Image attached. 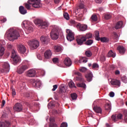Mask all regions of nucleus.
<instances>
[{"label": "nucleus", "instance_id": "53", "mask_svg": "<svg viewBox=\"0 0 127 127\" xmlns=\"http://www.w3.org/2000/svg\"><path fill=\"white\" fill-rule=\"evenodd\" d=\"M122 81L124 82V83H127V77H122Z\"/></svg>", "mask_w": 127, "mask_h": 127}, {"label": "nucleus", "instance_id": "6", "mask_svg": "<svg viewBox=\"0 0 127 127\" xmlns=\"http://www.w3.org/2000/svg\"><path fill=\"white\" fill-rule=\"evenodd\" d=\"M11 58L13 60V64L15 65L16 64L20 63V62H21V59L20 57L18 55H17L15 50H12L11 52Z\"/></svg>", "mask_w": 127, "mask_h": 127}, {"label": "nucleus", "instance_id": "60", "mask_svg": "<svg viewBox=\"0 0 127 127\" xmlns=\"http://www.w3.org/2000/svg\"><path fill=\"white\" fill-rule=\"evenodd\" d=\"M12 96H14L16 95V92H15V89H12Z\"/></svg>", "mask_w": 127, "mask_h": 127}, {"label": "nucleus", "instance_id": "16", "mask_svg": "<svg viewBox=\"0 0 127 127\" xmlns=\"http://www.w3.org/2000/svg\"><path fill=\"white\" fill-rule=\"evenodd\" d=\"M77 27L79 28L80 31H85L87 29L88 26L85 24H81L78 23L77 24Z\"/></svg>", "mask_w": 127, "mask_h": 127}, {"label": "nucleus", "instance_id": "38", "mask_svg": "<svg viewBox=\"0 0 127 127\" xmlns=\"http://www.w3.org/2000/svg\"><path fill=\"white\" fill-rule=\"evenodd\" d=\"M59 94H60V96L62 97L64 95V92L63 88H60V90H59Z\"/></svg>", "mask_w": 127, "mask_h": 127}, {"label": "nucleus", "instance_id": "43", "mask_svg": "<svg viewBox=\"0 0 127 127\" xmlns=\"http://www.w3.org/2000/svg\"><path fill=\"white\" fill-rule=\"evenodd\" d=\"M84 37L85 38H86V40H87V39H90V38H91L92 37V34L89 33L86 34Z\"/></svg>", "mask_w": 127, "mask_h": 127}, {"label": "nucleus", "instance_id": "19", "mask_svg": "<svg viewBox=\"0 0 127 127\" xmlns=\"http://www.w3.org/2000/svg\"><path fill=\"white\" fill-rule=\"evenodd\" d=\"M13 109L16 111L21 112L23 109L22 105L20 104V103H16L13 107Z\"/></svg>", "mask_w": 127, "mask_h": 127}, {"label": "nucleus", "instance_id": "62", "mask_svg": "<svg viewBox=\"0 0 127 127\" xmlns=\"http://www.w3.org/2000/svg\"><path fill=\"white\" fill-rule=\"evenodd\" d=\"M54 2L55 3H56V4H58V3H60V0H54Z\"/></svg>", "mask_w": 127, "mask_h": 127}, {"label": "nucleus", "instance_id": "54", "mask_svg": "<svg viewBox=\"0 0 127 127\" xmlns=\"http://www.w3.org/2000/svg\"><path fill=\"white\" fill-rule=\"evenodd\" d=\"M53 89H52V90H53V91H55L58 88V85L57 84L56 85H54V86H53Z\"/></svg>", "mask_w": 127, "mask_h": 127}, {"label": "nucleus", "instance_id": "26", "mask_svg": "<svg viewBox=\"0 0 127 127\" xmlns=\"http://www.w3.org/2000/svg\"><path fill=\"white\" fill-rule=\"evenodd\" d=\"M55 49V53H61L62 51V48L60 46H55L54 47Z\"/></svg>", "mask_w": 127, "mask_h": 127}, {"label": "nucleus", "instance_id": "36", "mask_svg": "<svg viewBox=\"0 0 127 127\" xmlns=\"http://www.w3.org/2000/svg\"><path fill=\"white\" fill-rule=\"evenodd\" d=\"M69 23L71 25H76V27H77V24H78L77 22H76L74 20L70 19L69 20Z\"/></svg>", "mask_w": 127, "mask_h": 127}, {"label": "nucleus", "instance_id": "20", "mask_svg": "<svg viewBox=\"0 0 127 127\" xmlns=\"http://www.w3.org/2000/svg\"><path fill=\"white\" fill-rule=\"evenodd\" d=\"M33 85L35 87H41L42 84H41V82L40 80H37L36 79H33Z\"/></svg>", "mask_w": 127, "mask_h": 127}, {"label": "nucleus", "instance_id": "39", "mask_svg": "<svg viewBox=\"0 0 127 127\" xmlns=\"http://www.w3.org/2000/svg\"><path fill=\"white\" fill-rule=\"evenodd\" d=\"M70 97L72 100H75L77 99V96L75 93H73L70 94Z\"/></svg>", "mask_w": 127, "mask_h": 127}, {"label": "nucleus", "instance_id": "9", "mask_svg": "<svg viewBox=\"0 0 127 127\" xmlns=\"http://www.w3.org/2000/svg\"><path fill=\"white\" fill-rule=\"evenodd\" d=\"M95 38L96 40L99 41L100 40L101 42H108L109 41V39L106 37L100 38V33L98 31H95Z\"/></svg>", "mask_w": 127, "mask_h": 127}, {"label": "nucleus", "instance_id": "31", "mask_svg": "<svg viewBox=\"0 0 127 127\" xmlns=\"http://www.w3.org/2000/svg\"><path fill=\"white\" fill-rule=\"evenodd\" d=\"M97 20H98V17L97 15L95 14H93L90 18V21L91 22H96Z\"/></svg>", "mask_w": 127, "mask_h": 127}, {"label": "nucleus", "instance_id": "24", "mask_svg": "<svg viewBox=\"0 0 127 127\" xmlns=\"http://www.w3.org/2000/svg\"><path fill=\"white\" fill-rule=\"evenodd\" d=\"M85 77L88 82H90L92 80L93 74L91 73H88L85 75Z\"/></svg>", "mask_w": 127, "mask_h": 127}, {"label": "nucleus", "instance_id": "59", "mask_svg": "<svg viewBox=\"0 0 127 127\" xmlns=\"http://www.w3.org/2000/svg\"><path fill=\"white\" fill-rule=\"evenodd\" d=\"M5 104V100H2L1 105V108H2L4 106Z\"/></svg>", "mask_w": 127, "mask_h": 127}, {"label": "nucleus", "instance_id": "18", "mask_svg": "<svg viewBox=\"0 0 127 127\" xmlns=\"http://www.w3.org/2000/svg\"><path fill=\"white\" fill-rule=\"evenodd\" d=\"M111 84L112 85H116V86H117L118 87H120L121 81H120V80L113 79H112V80L111 81Z\"/></svg>", "mask_w": 127, "mask_h": 127}, {"label": "nucleus", "instance_id": "28", "mask_svg": "<svg viewBox=\"0 0 127 127\" xmlns=\"http://www.w3.org/2000/svg\"><path fill=\"white\" fill-rule=\"evenodd\" d=\"M50 127H57V125L54 123L55 120L53 118H50Z\"/></svg>", "mask_w": 127, "mask_h": 127}, {"label": "nucleus", "instance_id": "49", "mask_svg": "<svg viewBox=\"0 0 127 127\" xmlns=\"http://www.w3.org/2000/svg\"><path fill=\"white\" fill-rule=\"evenodd\" d=\"M53 62L55 64L59 63V59L58 58H55L53 59Z\"/></svg>", "mask_w": 127, "mask_h": 127}, {"label": "nucleus", "instance_id": "25", "mask_svg": "<svg viewBox=\"0 0 127 127\" xmlns=\"http://www.w3.org/2000/svg\"><path fill=\"white\" fill-rule=\"evenodd\" d=\"M93 110L97 114H102V110L101 107H98V106H95L93 107Z\"/></svg>", "mask_w": 127, "mask_h": 127}, {"label": "nucleus", "instance_id": "23", "mask_svg": "<svg viewBox=\"0 0 127 127\" xmlns=\"http://www.w3.org/2000/svg\"><path fill=\"white\" fill-rule=\"evenodd\" d=\"M118 50L119 51V53L121 55H124L126 52V50H125V48L123 46H118Z\"/></svg>", "mask_w": 127, "mask_h": 127}, {"label": "nucleus", "instance_id": "17", "mask_svg": "<svg viewBox=\"0 0 127 127\" xmlns=\"http://www.w3.org/2000/svg\"><path fill=\"white\" fill-rule=\"evenodd\" d=\"M50 39L48 37H46L45 36H42L41 37V41L43 43V44H48V42H49Z\"/></svg>", "mask_w": 127, "mask_h": 127}, {"label": "nucleus", "instance_id": "8", "mask_svg": "<svg viewBox=\"0 0 127 127\" xmlns=\"http://www.w3.org/2000/svg\"><path fill=\"white\" fill-rule=\"evenodd\" d=\"M9 65L7 63H4L3 64L2 67L0 68V73L4 74L9 72Z\"/></svg>", "mask_w": 127, "mask_h": 127}, {"label": "nucleus", "instance_id": "58", "mask_svg": "<svg viewBox=\"0 0 127 127\" xmlns=\"http://www.w3.org/2000/svg\"><path fill=\"white\" fill-rule=\"evenodd\" d=\"M95 2L97 3H101L102 2L103 0H94Z\"/></svg>", "mask_w": 127, "mask_h": 127}, {"label": "nucleus", "instance_id": "27", "mask_svg": "<svg viewBox=\"0 0 127 127\" xmlns=\"http://www.w3.org/2000/svg\"><path fill=\"white\" fill-rule=\"evenodd\" d=\"M10 125V123L8 122H5V123H0V127H8Z\"/></svg>", "mask_w": 127, "mask_h": 127}, {"label": "nucleus", "instance_id": "41", "mask_svg": "<svg viewBox=\"0 0 127 127\" xmlns=\"http://www.w3.org/2000/svg\"><path fill=\"white\" fill-rule=\"evenodd\" d=\"M68 86L70 88H76V86L75 85L74 83L72 81L69 82Z\"/></svg>", "mask_w": 127, "mask_h": 127}, {"label": "nucleus", "instance_id": "44", "mask_svg": "<svg viewBox=\"0 0 127 127\" xmlns=\"http://www.w3.org/2000/svg\"><path fill=\"white\" fill-rule=\"evenodd\" d=\"M63 15H64V17L66 20H69V14L67 13H66V12L64 13Z\"/></svg>", "mask_w": 127, "mask_h": 127}, {"label": "nucleus", "instance_id": "13", "mask_svg": "<svg viewBox=\"0 0 127 127\" xmlns=\"http://www.w3.org/2000/svg\"><path fill=\"white\" fill-rule=\"evenodd\" d=\"M29 23V22H27L26 21H24L22 23V26L23 27L26 28V29L29 31V32H31L33 31V29L32 27H31L30 25H28V24Z\"/></svg>", "mask_w": 127, "mask_h": 127}, {"label": "nucleus", "instance_id": "32", "mask_svg": "<svg viewBox=\"0 0 127 127\" xmlns=\"http://www.w3.org/2000/svg\"><path fill=\"white\" fill-rule=\"evenodd\" d=\"M123 26V21H119L116 25L115 28L116 29H119Z\"/></svg>", "mask_w": 127, "mask_h": 127}, {"label": "nucleus", "instance_id": "47", "mask_svg": "<svg viewBox=\"0 0 127 127\" xmlns=\"http://www.w3.org/2000/svg\"><path fill=\"white\" fill-rule=\"evenodd\" d=\"M84 5L82 3H80L78 5V8L80 9H84Z\"/></svg>", "mask_w": 127, "mask_h": 127}, {"label": "nucleus", "instance_id": "7", "mask_svg": "<svg viewBox=\"0 0 127 127\" xmlns=\"http://www.w3.org/2000/svg\"><path fill=\"white\" fill-rule=\"evenodd\" d=\"M28 45L30 46L31 49H36L39 46V42L37 40H31L28 42Z\"/></svg>", "mask_w": 127, "mask_h": 127}, {"label": "nucleus", "instance_id": "22", "mask_svg": "<svg viewBox=\"0 0 127 127\" xmlns=\"http://www.w3.org/2000/svg\"><path fill=\"white\" fill-rule=\"evenodd\" d=\"M64 64L66 66L69 67L72 64V62L70 58H66L64 60Z\"/></svg>", "mask_w": 127, "mask_h": 127}, {"label": "nucleus", "instance_id": "61", "mask_svg": "<svg viewBox=\"0 0 127 127\" xmlns=\"http://www.w3.org/2000/svg\"><path fill=\"white\" fill-rule=\"evenodd\" d=\"M120 70H116L115 71V75H120Z\"/></svg>", "mask_w": 127, "mask_h": 127}, {"label": "nucleus", "instance_id": "14", "mask_svg": "<svg viewBox=\"0 0 127 127\" xmlns=\"http://www.w3.org/2000/svg\"><path fill=\"white\" fill-rule=\"evenodd\" d=\"M36 75V71L33 69H31L27 71L26 76L28 77H34Z\"/></svg>", "mask_w": 127, "mask_h": 127}, {"label": "nucleus", "instance_id": "33", "mask_svg": "<svg viewBox=\"0 0 127 127\" xmlns=\"http://www.w3.org/2000/svg\"><path fill=\"white\" fill-rule=\"evenodd\" d=\"M88 62V60L86 57H82L79 60L78 62L80 64L82 63H86Z\"/></svg>", "mask_w": 127, "mask_h": 127}, {"label": "nucleus", "instance_id": "34", "mask_svg": "<svg viewBox=\"0 0 127 127\" xmlns=\"http://www.w3.org/2000/svg\"><path fill=\"white\" fill-rule=\"evenodd\" d=\"M108 57L109 58L112 57L115 58L116 57V53H114L112 51H110L108 54Z\"/></svg>", "mask_w": 127, "mask_h": 127}, {"label": "nucleus", "instance_id": "45", "mask_svg": "<svg viewBox=\"0 0 127 127\" xmlns=\"http://www.w3.org/2000/svg\"><path fill=\"white\" fill-rule=\"evenodd\" d=\"M83 16V15L82 13L79 14L77 18V20L82 21L83 20V19H82Z\"/></svg>", "mask_w": 127, "mask_h": 127}, {"label": "nucleus", "instance_id": "48", "mask_svg": "<svg viewBox=\"0 0 127 127\" xmlns=\"http://www.w3.org/2000/svg\"><path fill=\"white\" fill-rule=\"evenodd\" d=\"M99 67V65L96 63H94L92 65V68L94 69H97Z\"/></svg>", "mask_w": 127, "mask_h": 127}, {"label": "nucleus", "instance_id": "46", "mask_svg": "<svg viewBox=\"0 0 127 127\" xmlns=\"http://www.w3.org/2000/svg\"><path fill=\"white\" fill-rule=\"evenodd\" d=\"M111 17H112V15L110 14H105L104 16V18L106 20L110 19L111 18Z\"/></svg>", "mask_w": 127, "mask_h": 127}, {"label": "nucleus", "instance_id": "52", "mask_svg": "<svg viewBox=\"0 0 127 127\" xmlns=\"http://www.w3.org/2000/svg\"><path fill=\"white\" fill-rule=\"evenodd\" d=\"M61 127H67V124L66 123H63L61 125Z\"/></svg>", "mask_w": 127, "mask_h": 127}, {"label": "nucleus", "instance_id": "5", "mask_svg": "<svg viewBox=\"0 0 127 127\" xmlns=\"http://www.w3.org/2000/svg\"><path fill=\"white\" fill-rule=\"evenodd\" d=\"M35 23L38 25L40 28L44 29L46 28L49 26V23L46 21H43L39 19H36L35 20Z\"/></svg>", "mask_w": 127, "mask_h": 127}, {"label": "nucleus", "instance_id": "1", "mask_svg": "<svg viewBox=\"0 0 127 127\" xmlns=\"http://www.w3.org/2000/svg\"><path fill=\"white\" fill-rule=\"evenodd\" d=\"M6 35L10 41H13V40L17 39L20 36L18 32L13 29H10L7 30L6 32Z\"/></svg>", "mask_w": 127, "mask_h": 127}, {"label": "nucleus", "instance_id": "55", "mask_svg": "<svg viewBox=\"0 0 127 127\" xmlns=\"http://www.w3.org/2000/svg\"><path fill=\"white\" fill-rule=\"evenodd\" d=\"M117 117V119L121 120L122 119V118H123V114H118Z\"/></svg>", "mask_w": 127, "mask_h": 127}, {"label": "nucleus", "instance_id": "4", "mask_svg": "<svg viewBox=\"0 0 127 127\" xmlns=\"http://www.w3.org/2000/svg\"><path fill=\"white\" fill-rule=\"evenodd\" d=\"M59 37V28L55 27L52 30V32H51V38H52L53 40H57V39H58Z\"/></svg>", "mask_w": 127, "mask_h": 127}, {"label": "nucleus", "instance_id": "35", "mask_svg": "<svg viewBox=\"0 0 127 127\" xmlns=\"http://www.w3.org/2000/svg\"><path fill=\"white\" fill-rule=\"evenodd\" d=\"M105 108L106 110H111L112 109L111 104L110 103H106L105 105Z\"/></svg>", "mask_w": 127, "mask_h": 127}, {"label": "nucleus", "instance_id": "10", "mask_svg": "<svg viewBox=\"0 0 127 127\" xmlns=\"http://www.w3.org/2000/svg\"><path fill=\"white\" fill-rule=\"evenodd\" d=\"M66 32L67 33L66 39L68 41H72L74 39V33L70 29H66Z\"/></svg>", "mask_w": 127, "mask_h": 127}, {"label": "nucleus", "instance_id": "30", "mask_svg": "<svg viewBox=\"0 0 127 127\" xmlns=\"http://www.w3.org/2000/svg\"><path fill=\"white\" fill-rule=\"evenodd\" d=\"M4 49L3 45L2 43L0 44V57H1L4 54Z\"/></svg>", "mask_w": 127, "mask_h": 127}, {"label": "nucleus", "instance_id": "56", "mask_svg": "<svg viewBox=\"0 0 127 127\" xmlns=\"http://www.w3.org/2000/svg\"><path fill=\"white\" fill-rule=\"evenodd\" d=\"M7 47L8 49H11L12 48V46L10 44H7Z\"/></svg>", "mask_w": 127, "mask_h": 127}, {"label": "nucleus", "instance_id": "64", "mask_svg": "<svg viewBox=\"0 0 127 127\" xmlns=\"http://www.w3.org/2000/svg\"><path fill=\"white\" fill-rule=\"evenodd\" d=\"M124 114L127 117V110H125V111H124Z\"/></svg>", "mask_w": 127, "mask_h": 127}, {"label": "nucleus", "instance_id": "21", "mask_svg": "<svg viewBox=\"0 0 127 127\" xmlns=\"http://www.w3.org/2000/svg\"><path fill=\"white\" fill-rule=\"evenodd\" d=\"M52 56V53L50 50L46 51L44 54V57L46 59H50Z\"/></svg>", "mask_w": 127, "mask_h": 127}, {"label": "nucleus", "instance_id": "3", "mask_svg": "<svg viewBox=\"0 0 127 127\" xmlns=\"http://www.w3.org/2000/svg\"><path fill=\"white\" fill-rule=\"evenodd\" d=\"M40 0H29L28 3H25V6L27 9H30L31 6L30 4H32V6L35 8H39L40 7Z\"/></svg>", "mask_w": 127, "mask_h": 127}, {"label": "nucleus", "instance_id": "40", "mask_svg": "<svg viewBox=\"0 0 127 127\" xmlns=\"http://www.w3.org/2000/svg\"><path fill=\"white\" fill-rule=\"evenodd\" d=\"M79 71L82 73L86 72L87 71V68L85 67H80L79 68Z\"/></svg>", "mask_w": 127, "mask_h": 127}, {"label": "nucleus", "instance_id": "51", "mask_svg": "<svg viewBox=\"0 0 127 127\" xmlns=\"http://www.w3.org/2000/svg\"><path fill=\"white\" fill-rule=\"evenodd\" d=\"M111 118L112 120L114 121L115 122H117V120H118L117 117H116L115 115L112 116Z\"/></svg>", "mask_w": 127, "mask_h": 127}, {"label": "nucleus", "instance_id": "2", "mask_svg": "<svg viewBox=\"0 0 127 127\" xmlns=\"http://www.w3.org/2000/svg\"><path fill=\"white\" fill-rule=\"evenodd\" d=\"M75 74L77 75V76H76L75 78V80L81 82L76 83L77 86L78 87H81L85 89L86 85L84 83L85 80L84 79L82 74L79 72H75Z\"/></svg>", "mask_w": 127, "mask_h": 127}, {"label": "nucleus", "instance_id": "29", "mask_svg": "<svg viewBox=\"0 0 127 127\" xmlns=\"http://www.w3.org/2000/svg\"><path fill=\"white\" fill-rule=\"evenodd\" d=\"M19 11L21 14H25L27 13L26 9L22 6H20L19 8Z\"/></svg>", "mask_w": 127, "mask_h": 127}, {"label": "nucleus", "instance_id": "15", "mask_svg": "<svg viewBox=\"0 0 127 127\" xmlns=\"http://www.w3.org/2000/svg\"><path fill=\"white\" fill-rule=\"evenodd\" d=\"M17 48L19 53L21 54H24L26 51L25 47L21 44L18 45Z\"/></svg>", "mask_w": 127, "mask_h": 127}, {"label": "nucleus", "instance_id": "37", "mask_svg": "<svg viewBox=\"0 0 127 127\" xmlns=\"http://www.w3.org/2000/svg\"><path fill=\"white\" fill-rule=\"evenodd\" d=\"M85 56L88 58H90L92 56V52L89 50H87V51H85Z\"/></svg>", "mask_w": 127, "mask_h": 127}, {"label": "nucleus", "instance_id": "63", "mask_svg": "<svg viewBox=\"0 0 127 127\" xmlns=\"http://www.w3.org/2000/svg\"><path fill=\"white\" fill-rule=\"evenodd\" d=\"M35 105L36 106L37 109H39V108H40V106H39L40 104H39L38 103H36L35 104Z\"/></svg>", "mask_w": 127, "mask_h": 127}, {"label": "nucleus", "instance_id": "57", "mask_svg": "<svg viewBox=\"0 0 127 127\" xmlns=\"http://www.w3.org/2000/svg\"><path fill=\"white\" fill-rule=\"evenodd\" d=\"M110 96L111 97H114L115 96V93L113 91L110 92Z\"/></svg>", "mask_w": 127, "mask_h": 127}, {"label": "nucleus", "instance_id": "11", "mask_svg": "<svg viewBox=\"0 0 127 127\" xmlns=\"http://www.w3.org/2000/svg\"><path fill=\"white\" fill-rule=\"evenodd\" d=\"M29 68V66L28 65H23L22 66H20L18 67V69L17 70V73L19 74H21Z\"/></svg>", "mask_w": 127, "mask_h": 127}, {"label": "nucleus", "instance_id": "42", "mask_svg": "<svg viewBox=\"0 0 127 127\" xmlns=\"http://www.w3.org/2000/svg\"><path fill=\"white\" fill-rule=\"evenodd\" d=\"M93 43V41L92 40H88L85 43V45H87L89 46L90 45H92Z\"/></svg>", "mask_w": 127, "mask_h": 127}, {"label": "nucleus", "instance_id": "12", "mask_svg": "<svg viewBox=\"0 0 127 127\" xmlns=\"http://www.w3.org/2000/svg\"><path fill=\"white\" fill-rule=\"evenodd\" d=\"M76 40L78 45H82L84 42H85L86 41V38L85 36H80L76 38Z\"/></svg>", "mask_w": 127, "mask_h": 127}, {"label": "nucleus", "instance_id": "50", "mask_svg": "<svg viewBox=\"0 0 127 127\" xmlns=\"http://www.w3.org/2000/svg\"><path fill=\"white\" fill-rule=\"evenodd\" d=\"M113 35H114V39H116V40H118V34H117V33L116 32H113Z\"/></svg>", "mask_w": 127, "mask_h": 127}]
</instances>
